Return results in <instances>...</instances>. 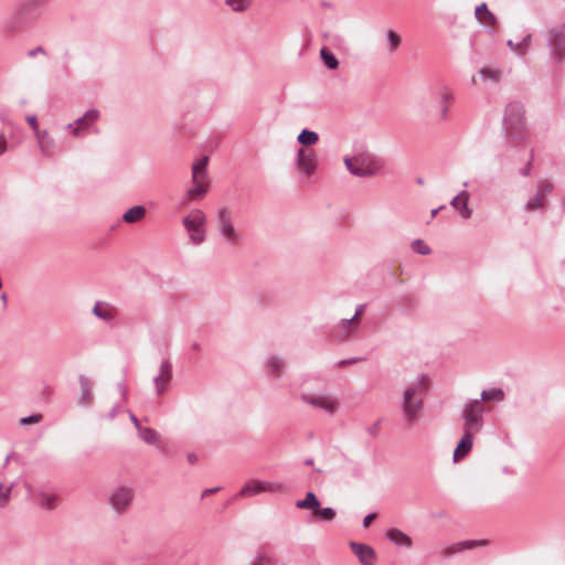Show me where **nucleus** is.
<instances>
[{
    "instance_id": "f257e3e1",
    "label": "nucleus",
    "mask_w": 565,
    "mask_h": 565,
    "mask_svg": "<svg viewBox=\"0 0 565 565\" xmlns=\"http://www.w3.org/2000/svg\"><path fill=\"white\" fill-rule=\"evenodd\" d=\"M427 385V379L420 377L404 392L403 396V412L408 423H414L418 419V415L423 405V393Z\"/></svg>"
},
{
    "instance_id": "f03ea898",
    "label": "nucleus",
    "mask_w": 565,
    "mask_h": 565,
    "mask_svg": "<svg viewBox=\"0 0 565 565\" xmlns=\"http://www.w3.org/2000/svg\"><path fill=\"white\" fill-rule=\"evenodd\" d=\"M209 158L203 157L198 160L192 167V183L193 186L188 190L185 198L188 202L203 198L209 191V181L206 177V167Z\"/></svg>"
},
{
    "instance_id": "7ed1b4c3",
    "label": "nucleus",
    "mask_w": 565,
    "mask_h": 565,
    "mask_svg": "<svg viewBox=\"0 0 565 565\" xmlns=\"http://www.w3.org/2000/svg\"><path fill=\"white\" fill-rule=\"evenodd\" d=\"M348 170L358 177L375 174L381 169L380 161L370 153H360L352 158L344 159Z\"/></svg>"
},
{
    "instance_id": "20e7f679",
    "label": "nucleus",
    "mask_w": 565,
    "mask_h": 565,
    "mask_svg": "<svg viewBox=\"0 0 565 565\" xmlns=\"http://www.w3.org/2000/svg\"><path fill=\"white\" fill-rule=\"evenodd\" d=\"M183 226L189 232L190 241L198 245L204 242L205 232L203 226L206 223V215L201 210L191 211L182 221Z\"/></svg>"
},
{
    "instance_id": "39448f33",
    "label": "nucleus",
    "mask_w": 565,
    "mask_h": 565,
    "mask_svg": "<svg viewBox=\"0 0 565 565\" xmlns=\"http://www.w3.org/2000/svg\"><path fill=\"white\" fill-rule=\"evenodd\" d=\"M286 489L281 482L263 481L253 479L247 481L238 492L237 497L250 498L260 493H279Z\"/></svg>"
},
{
    "instance_id": "423d86ee",
    "label": "nucleus",
    "mask_w": 565,
    "mask_h": 565,
    "mask_svg": "<svg viewBox=\"0 0 565 565\" xmlns=\"http://www.w3.org/2000/svg\"><path fill=\"white\" fill-rule=\"evenodd\" d=\"M217 227L226 242L236 245L241 242V235L236 231L232 212L227 207H222L217 213Z\"/></svg>"
},
{
    "instance_id": "0eeeda50",
    "label": "nucleus",
    "mask_w": 565,
    "mask_h": 565,
    "mask_svg": "<svg viewBox=\"0 0 565 565\" xmlns=\"http://www.w3.org/2000/svg\"><path fill=\"white\" fill-rule=\"evenodd\" d=\"M318 168V158L316 150L311 148H300L297 152L296 169L306 177H312Z\"/></svg>"
},
{
    "instance_id": "6e6552de",
    "label": "nucleus",
    "mask_w": 565,
    "mask_h": 565,
    "mask_svg": "<svg viewBox=\"0 0 565 565\" xmlns=\"http://www.w3.org/2000/svg\"><path fill=\"white\" fill-rule=\"evenodd\" d=\"M134 495L131 488L125 486L117 487L110 494V505L116 512L124 513L130 507Z\"/></svg>"
},
{
    "instance_id": "1a4fd4ad",
    "label": "nucleus",
    "mask_w": 565,
    "mask_h": 565,
    "mask_svg": "<svg viewBox=\"0 0 565 565\" xmlns=\"http://www.w3.org/2000/svg\"><path fill=\"white\" fill-rule=\"evenodd\" d=\"M303 402L312 405L313 407L320 408L326 413L332 415L339 408V402L331 395L326 394H313L302 396Z\"/></svg>"
},
{
    "instance_id": "9d476101",
    "label": "nucleus",
    "mask_w": 565,
    "mask_h": 565,
    "mask_svg": "<svg viewBox=\"0 0 565 565\" xmlns=\"http://www.w3.org/2000/svg\"><path fill=\"white\" fill-rule=\"evenodd\" d=\"M482 412L483 409L479 401H471L467 404L463 412L466 431L473 433V430L477 431L479 429Z\"/></svg>"
},
{
    "instance_id": "9b49d317",
    "label": "nucleus",
    "mask_w": 565,
    "mask_h": 565,
    "mask_svg": "<svg viewBox=\"0 0 565 565\" xmlns=\"http://www.w3.org/2000/svg\"><path fill=\"white\" fill-rule=\"evenodd\" d=\"M488 545V541L487 540H467V541H461V542H457V543H454V544H450L446 547H444L441 551H440V555L443 557H450L457 553H461V552H465V551H468V550H473V548H477V547H483V546H487Z\"/></svg>"
},
{
    "instance_id": "f8f14e48",
    "label": "nucleus",
    "mask_w": 565,
    "mask_h": 565,
    "mask_svg": "<svg viewBox=\"0 0 565 565\" xmlns=\"http://www.w3.org/2000/svg\"><path fill=\"white\" fill-rule=\"evenodd\" d=\"M350 547L363 565H374L376 554L373 547L355 542H351Z\"/></svg>"
},
{
    "instance_id": "ddd939ff",
    "label": "nucleus",
    "mask_w": 565,
    "mask_h": 565,
    "mask_svg": "<svg viewBox=\"0 0 565 565\" xmlns=\"http://www.w3.org/2000/svg\"><path fill=\"white\" fill-rule=\"evenodd\" d=\"M93 313L104 321H113L118 316V310L108 302L97 301L93 307Z\"/></svg>"
},
{
    "instance_id": "4468645a",
    "label": "nucleus",
    "mask_w": 565,
    "mask_h": 565,
    "mask_svg": "<svg viewBox=\"0 0 565 565\" xmlns=\"http://www.w3.org/2000/svg\"><path fill=\"white\" fill-rule=\"evenodd\" d=\"M131 419H132L136 428L139 431L140 438L145 443H147L149 445H153V446H160L161 438H160V435L156 430H153L151 428H148V427H141L140 424H139V420L134 415H131Z\"/></svg>"
},
{
    "instance_id": "2eb2a0df",
    "label": "nucleus",
    "mask_w": 565,
    "mask_h": 565,
    "mask_svg": "<svg viewBox=\"0 0 565 565\" xmlns=\"http://www.w3.org/2000/svg\"><path fill=\"white\" fill-rule=\"evenodd\" d=\"M473 444V433L472 431H466L462 436L461 440L457 445L455 451H454V460L460 461L462 458H465L469 451L472 448Z\"/></svg>"
},
{
    "instance_id": "dca6fc26",
    "label": "nucleus",
    "mask_w": 565,
    "mask_h": 565,
    "mask_svg": "<svg viewBox=\"0 0 565 565\" xmlns=\"http://www.w3.org/2000/svg\"><path fill=\"white\" fill-rule=\"evenodd\" d=\"M552 49L553 54L561 57L565 52V24L559 28L553 29L552 32Z\"/></svg>"
},
{
    "instance_id": "f3484780",
    "label": "nucleus",
    "mask_w": 565,
    "mask_h": 565,
    "mask_svg": "<svg viewBox=\"0 0 565 565\" xmlns=\"http://www.w3.org/2000/svg\"><path fill=\"white\" fill-rule=\"evenodd\" d=\"M451 95L445 89L440 90L436 96L437 111L434 114L438 120H444L449 110Z\"/></svg>"
},
{
    "instance_id": "a211bd4d",
    "label": "nucleus",
    "mask_w": 565,
    "mask_h": 565,
    "mask_svg": "<svg viewBox=\"0 0 565 565\" xmlns=\"http://www.w3.org/2000/svg\"><path fill=\"white\" fill-rule=\"evenodd\" d=\"M171 377V363L169 361H164L160 366V374L154 379L158 394H162L164 392L166 386L170 382Z\"/></svg>"
},
{
    "instance_id": "6ab92c4d",
    "label": "nucleus",
    "mask_w": 565,
    "mask_h": 565,
    "mask_svg": "<svg viewBox=\"0 0 565 565\" xmlns=\"http://www.w3.org/2000/svg\"><path fill=\"white\" fill-rule=\"evenodd\" d=\"M40 151L45 156H51L55 147V141L50 137L46 130L36 131L35 135Z\"/></svg>"
},
{
    "instance_id": "aec40b11",
    "label": "nucleus",
    "mask_w": 565,
    "mask_h": 565,
    "mask_svg": "<svg viewBox=\"0 0 565 565\" xmlns=\"http://www.w3.org/2000/svg\"><path fill=\"white\" fill-rule=\"evenodd\" d=\"M386 537L397 546L411 548L412 539L398 529H391L386 533Z\"/></svg>"
},
{
    "instance_id": "412c9836",
    "label": "nucleus",
    "mask_w": 565,
    "mask_h": 565,
    "mask_svg": "<svg viewBox=\"0 0 565 565\" xmlns=\"http://www.w3.org/2000/svg\"><path fill=\"white\" fill-rule=\"evenodd\" d=\"M475 14L478 21L486 26L493 28L497 24L495 17L490 12L486 3L478 6Z\"/></svg>"
},
{
    "instance_id": "4be33fe9",
    "label": "nucleus",
    "mask_w": 565,
    "mask_h": 565,
    "mask_svg": "<svg viewBox=\"0 0 565 565\" xmlns=\"http://www.w3.org/2000/svg\"><path fill=\"white\" fill-rule=\"evenodd\" d=\"M468 192L462 191L451 201V205L459 211L463 218H469L472 214V211L468 207Z\"/></svg>"
},
{
    "instance_id": "5701e85b",
    "label": "nucleus",
    "mask_w": 565,
    "mask_h": 565,
    "mask_svg": "<svg viewBox=\"0 0 565 565\" xmlns=\"http://www.w3.org/2000/svg\"><path fill=\"white\" fill-rule=\"evenodd\" d=\"M99 113L95 109L88 110L84 114L83 117L75 120V124L78 126L79 130L84 135L89 127L98 119Z\"/></svg>"
},
{
    "instance_id": "b1692460",
    "label": "nucleus",
    "mask_w": 565,
    "mask_h": 565,
    "mask_svg": "<svg viewBox=\"0 0 565 565\" xmlns=\"http://www.w3.org/2000/svg\"><path fill=\"white\" fill-rule=\"evenodd\" d=\"M146 215V209L141 205H136L126 211L122 215V220L126 223H137L141 221Z\"/></svg>"
},
{
    "instance_id": "393cba45",
    "label": "nucleus",
    "mask_w": 565,
    "mask_h": 565,
    "mask_svg": "<svg viewBox=\"0 0 565 565\" xmlns=\"http://www.w3.org/2000/svg\"><path fill=\"white\" fill-rule=\"evenodd\" d=\"M320 502L318 501L316 494L313 492H308L303 500H300L296 503L298 509L302 510H312L313 513L319 508Z\"/></svg>"
},
{
    "instance_id": "a878e982",
    "label": "nucleus",
    "mask_w": 565,
    "mask_h": 565,
    "mask_svg": "<svg viewBox=\"0 0 565 565\" xmlns=\"http://www.w3.org/2000/svg\"><path fill=\"white\" fill-rule=\"evenodd\" d=\"M298 142L302 145V148H309L319 141V135L315 131L303 129L297 138Z\"/></svg>"
},
{
    "instance_id": "bb28decb",
    "label": "nucleus",
    "mask_w": 565,
    "mask_h": 565,
    "mask_svg": "<svg viewBox=\"0 0 565 565\" xmlns=\"http://www.w3.org/2000/svg\"><path fill=\"white\" fill-rule=\"evenodd\" d=\"M39 504L46 510H53L60 504V498L54 493L43 492L39 497Z\"/></svg>"
},
{
    "instance_id": "cd10ccee",
    "label": "nucleus",
    "mask_w": 565,
    "mask_h": 565,
    "mask_svg": "<svg viewBox=\"0 0 565 565\" xmlns=\"http://www.w3.org/2000/svg\"><path fill=\"white\" fill-rule=\"evenodd\" d=\"M226 6L236 13L246 12L253 4V0H225Z\"/></svg>"
},
{
    "instance_id": "c85d7f7f",
    "label": "nucleus",
    "mask_w": 565,
    "mask_h": 565,
    "mask_svg": "<svg viewBox=\"0 0 565 565\" xmlns=\"http://www.w3.org/2000/svg\"><path fill=\"white\" fill-rule=\"evenodd\" d=\"M545 205L546 200L535 192V194L532 198H530L529 201L526 202L525 209L529 212H534L536 210L544 209Z\"/></svg>"
},
{
    "instance_id": "c756f323",
    "label": "nucleus",
    "mask_w": 565,
    "mask_h": 565,
    "mask_svg": "<svg viewBox=\"0 0 565 565\" xmlns=\"http://www.w3.org/2000/svg\"><path fill=\"white\" fill-rule=\"evenodd\" d=\"M530 43H531V35L527 34L523 38V40L518 43V44H514L512 40H509L508 41V45L511 47L512 51H514L515 53L520 54V55H523L526 53L529 46H530Z\"/></svg>"
},
{
    "instance_id": "7c9ffc66",
    "label": "nucleus",
    "mask_w": 565,
    "mask_h": 565,
    "mask_svg": "<svg viewBox=\"0 0 565 565\" xmlns=\"http://www.w3.org/2000/svg\"><path fill=\"white\" fill-rule=\"evenodd\" d=\"M530 43H531V35L527 34L523 38V40L518 43V44H514L512 40H509L508 41V45L511 47L512 51H514L515 53L520 54V55H523L526 53L529 46H530Z\"/></svg>"
},
{
    "instance_id": "2f4dec72",
    "label": "nucleus",
    "mask_w": 565,
    "mask_h": 565,
    "mask_svg": "<svg viewBox=\"0 0 565 565\" xmlns=\"http://www.w3.org/2000/svg\"><path fill=\"white\" fill-rule=\"evenodd\" d=\"M554 183L550 179H542L539 180L536 183V193L541 196H543L545 200L547 195L553 191Z\"/></svg>"
},
{
    "instance_id": "473e14b6",
    "label": "nucleus",
    "mask_w": 565,
    "mask_h": 565,
    "mask_svg": "<svg viewBox=\"0 0 565 565\" xmlns=\"http://www.w3.org/2000/svg\"><path fill=\"white\" fill-rule=\"evenodd\" d=\"M320 56L323 61V63L330 68V70H335L338 68L339 66V62L337 60V57L327 49V47H323L321 49L320 51Z\"/></svg>"
},
{
    "instance_id": "72a5a7b5",
    "label": "nucleus",
    "mask_w": 565,
    "mask_h": 565,
    "mask_svg": "<svg viewBox=\"0 0 565 565\" xmlns=\"http://www.w3.org/2000/svg\"><path fill=\"white\" fill-rule=\"evenodd\" d=\"M481 397L486 402L492 401V399L502 401L503 397H504V393L500 388H493V390H490V391H483L481 393Z\"/></svg>"
},
{
    "instance_id": "f704fd0d",
    "label": "nucleus",
    "mask_w": 565,
    "mask_h": 565,
    "mask_svg": "<svg viewBox=\"0 0 565 565\" xmlns=\"http://www.w3.org/2000/svg\"><path fill=\"white\" fill-rule=\"evenodd\" d=\"M363 310H364V307L360 306L356 310L355 316L351 320H347L341 323L340 329L342 331L343 337H347L349 334V332H350L349 328H350L351 323L359 319V317L363 313Z\"/></svg>"
},
{
    "instance_id": "c9c22d12",
    "label": "nucleus",
    "mask_w": 565,
    "mask_h": 565,
    "mask_svg": "<svg viewBox=\"0 0 565 565\" xmlns=\"http://www.w3.org/2000/svg\"><path fill=\"white\" fill-rule=\"evenodd\" d=\"M316 516H320L322 520L331 521L335 516V511L332 508H323L320 507L313 513Z\"/></svg>"
},
{
    "instance_id": "e433bc0d",
    "label": "nucleus",
    "mask_w": 565,
    "mask_h": 565,
    "mask_svg": "<svg viewBox=\"0 0 565 565\" xmlns=\"http://www.w3.org/2000/svg\"><path fill=\"white\" fill-rule=\"evenodd\" d=\"M480 76L483 79L498 81L500 78V72L493 68L486 67L480 71Z\"/></svg>"
},
{
    "instance_id": "4c0bfd02",
    "label": "nucleus",
    "mask_w": 565,
    "mask_h": 565,
    "mask_svg": "<svg viewBox=\"0 0 565 565\" xmlns=\"http://www.w3.org/2000/svg\"><path fill=\"white\" fill-rule=\"evenodd\" d=\"M412 247H413L414 252L422 254V255H428L430 253V248L422 239H416L413 243Z\"/></svg>"
},
{
    "instance_id": "58836bf2",
    "label": "nucleus",
    "mask_w": 565,
    "mask_h": 565,
    "mask_svg": "<svg viewBox=\"0 0 565 565\" xmlns=\"http://www.w3.org/2000/svg\"><path fill=\"white\" fill-rule=\"evenodd\" d=\"M387 39L391 44V52L396 51L397 47L401 45V36L396 32L391 30L387 33Z\"/></svg>"
},
{
    "instance_id": "ea45409f",
    "label": "nucleus",
    "mask_w": 565,
    "mask_h": 565,
    "mask_svg": "<svg viewBox=\"0 0 565 565\" xmlns=\"http://www.w3.org/2000/svg\"><path fill=\"white\" fill-rule=\"evenodd\" d=\"M10 491H11L10 487H7L3 490V486L0 484V507H4L8 503Z\"/></svg>"
},
{
    "instance_id": "a19ab883",
    "label": "nucleus",
    "mask_w": 565,
    "mask_h": 565,
    "mask_svg": "<svg viewBox=\"0 0 565 565\" xmlns=\"http://www.w3.org/2000/svg\"><path fill=\"white\" fill-rule=\"evenodd\" d=\"M66 129L70 130L71 135L74 137V138H81L83 136L82 131L79 130L78 126L75 124V121L73 124H68L66 126Z\"/></svg>"
},
{
    "instance_id": "79ce46f5",
    "label": "nucleus",
    "mask_w": 565,
    "mask_h": 565,
    "mask_svg": "<svg viewBox=\"0 0 565 565\" xmlns=\"http://www.w3.org/2000/svg\"><path fill=\"white\" fill-rule=\"evenodd\" d=\"M41 420V415H32L29 417L21 418L20 423L22 425H30V424H36Z\"/></svg>"
},
{
    "instance_id": "37998d69",
    "label": "nucleus",
    "mask_w": 565,
    "mask_h": 565,
    "mask_svg": "<svg viewBox=\"0 0 565 565\" xmlns=\"http://www.w3.org/2000/svg\"><path fill=\"white\" fill-rule=\"evenodd\" d=\"M90 401V391L87 384H83V403Z\"/></svg>"
},
{
    "instance_id": "c03bdc74",
    "label": "nucleus",
    "mask_w": 565,
    "mask_h": 565,
    "mask_svg": "<svg viewBox=\"0 0 565 565\" xmlns=\"http://www.w3.org/2000/svg\"><path fill=\"white\" fill-rule=\"evenodd\" d=\"M28 122L31 125V127L33 128L34 132L36 134V131H41L38 127V121H36V118L34 116H29L28 117Z\"/></svg>"
},
{
    "instance_id": "a18cd8bd",
    "label": "nucleus",
    "mask_w": 565,
    "mask_h": 565,
    "mask_svg": "<svg viewBox=\"0 0 565 565\" xmlns=\"http://www.w3.org/2000/svg\"><path fill=\"white\" fill-rule=\"evenodd\" d=\"M376 518V514L372 513V514H367L364 520H363V525L364 527H369L370 524L375 520Z\"/></svg>"
},
{
    "instance_id": "49530a36",
    "label": "nucleus",
    "mask_w": 565,
    "mask_h": 565,
    "mask_svg": "<svg viewBox=\"0 0 565 565\" xmlns=\"http://www.w3.org/2000/svg\"><path fill=\"white\" fill-rule=\"evenodd\" d=\"M282 366V363L280 362L279 359H271L270 361V367L275 371H278L280 367Z\"/></svg>"
},
{
    "instance_id": "de8ad7c7",
    "label": "nucleus",
    "mask_w": 565,
    "mask_h": 565,
    "mask_svg": "<svg viewBox=\"0 0 565 565\" xmlns=\"http://www.w3.org/2000/svg\"><path fill=\"white\" fill-rule=\"evenodd\" d=\"M7 149V141L3 137H0V154H2Z\"/></svg>"
},
{
    "instance_id": "09e8293b",
    "label": "nucleus",
    "mask_w": 565,
    "mask_h": 565,
    "mask_svg": "<svg viewBox=\"0 0 565 565\" xmlns=\"http://www.w3.org/2000/svg\"><path fill=\"white\" fill-rule=\"evenodd\" d=\"M35 52H36V54H40V53L44 54V53H45V52H44V50H43L42 47H38V49H36L35 51H33L31 54H35Z\"/></svg>"
},
{
    "instance_id": "8fccbe9b",
    "label": "nucleus",
    "mask_w": 565,
    "mask_h": 565,
    "mask_svg": "<svg viewBox=\"0 0 565 565\" xmlns=\"http://www.w3.org/2000/svg\"><path fill=\"white\" fill-rule=\"evenodd\" d=\"M35 52H36V54H40V53L44 54V53H45V52H44V50H43L42 47H38V49H36L35 51H33L31 54H35Z\"/></svg>"
},
{
    "instance_id": "3c124183",
    "label": "nucleus",
    "mask_w": 565,
    "mask_h": 565,
    "mask_svg": "<svg viewBox=\"0 0 565 565\" xmlns=\"http://www.w3.org/2000/svg\"><path fill=\"white\" fill-rule=\"evenodd\" d=\"M440 209H441V206L438 207V209L433 210L431 211V217H435Z\"/></svg>"
},
{
    "instance_id": "603ef678",
    "label": "nucleus",
    "mask_w": 565,
    "mask_h": 565,
    "mask_svg": "<svg viewBox=\"0 0 565 565\" xmlns=\"http://www.w3.org/2000/svg\"><path fill=\"white\" fill-rule=\"evenodd\" d=\"M530 173V163L526 166V168L523 171L524 175H527Z\"/></svg>"
},
{
    "instance_id": "864d4df0",
    "label": "nucleus",
    "mask_w": 565,
    "mask_h": 565,
    "mask_svg": "<svg viewBox=\"0 0 565 565\" xmlns=\"http://www.w3.org/2000/svg\"><path fill=\"white\" fill-rule=\"evenodd\" d=\"M215 491H217V489H211V490H207V491H205V493H213V492H215Z\"/></svg>"
},
{
    "instance_id": "5fc2aeb1",
    "label": "nucleus",
    "mask_w": 565,
    "mask_h": 565,
    "mask_svg": "<svg viewBox=\"0 0 565 565\" xmlns=\"http://www.w3.org/2000/svg\"><path fill=\"white\" fill-rule=\"evenodd\" d=\"M426 113H431V109L429 108L428 105L426 106Z\"/></svg>"
}]
</instances>
